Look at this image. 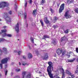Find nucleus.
<instances>
[{
    "instance_id": "5",
    "label": "nucleus",
    "mask_w": 78,
    "mask_h": 78,
    "mask_svg": "<svg viewBox=\"0 0 78 78\" xmlns=\"http://www.w3.org/2000/svg\"><path fill=\"white\" fill-rule=\"evenodd\" d=\"M3 51L0 49V56H2V54H3V53H4V54H6L8 53V51H7V49L5 48H2Z\"/></svg>"
},
{
    "instance_id": "7",
    "label": "nucleus",
    "mask_w": 78,
    "mask_h": 78,
    "mask_svg": "<svg viewBox=\"0 0 78 78\" xmlns=\"http://www.w3.org/2000/svg\"><path fill=\"white\" fill-rule=\"evenodd\" d=\"M8 60H10V58L9 57L6 58L2 60L1 62V63L2 64H6L8 62Z\"/></svg>"
},
{
    "instance_id": "60",
    "label": "nucleus",
    "mask_w": 78,
    "mask_h": 78,
    "mask_svg": "<svg viewBox=\"0 0 78 78\" xmlns=\"http://www.w3.org/2000/svg\"><path fill=\"white\" fill-rule=\"evenodd\" d=\"M42 9H44V7H42Z\"/></svg>"
},
{
    "instance_id": "41",
    "label": "nucleus",
    "mask_w": 78,
    "mask_h": 78,
    "mask_svg": "<svg viewBox=\"0 0 78 78\" xmlns=\"http://www.w3.org/2000/svg\"><path fill=\"white\" fill-rule=\"evenodd\" d=\"M57 18H56V17H55L54 18V20H55V21L57 20Z\"/></svg>"
},
{
    "instance_id": "20",
    "label": "nucleus",
    "mask_w": 78,
    "mask_h": 78,
    "mask_svg": "<svg viewBox=\"0 0 78 78\" xmlns=\"http://www.w3.org/2000/svg\"><path fill=\"white\" fill-rule=\"evenodd\" d=\"M28 58H33V55H32L30 53H29L28 55Z\"/></svg>"
},
{
    "instance_id": "9",
    "label": "nucleus",
    "mask_w": 78,
    "mask_h": 78,
    "mask_svg": "<svg viewBox=\"0 0 78 78\" xmlns=\"http://www.w3.org/2000/svg\"><path fill=\"white\" fill-rule=\"evenodd\" d=\"M65 17H66V19H69L71 17V16L69 14V12L67 11L66 12L64 15Z\"/></svg>"
},
{
    "instance_id": "3",
    "label": "nucleus",
    "mask_w": 78,
    "mask_h": 78,
    "mask_svg": "<svg viewBox=\"0 0 78 78\" xmlns=\"http://www.w3.org/2000/svg\"><path fill=\"white\" fill-rule=\"evenodd\" d=\"M4 18L6 19L7 22H11V17H8V14L7 13H4Z\"/></svg>"
},
{
    "instance_id": "37",
    "label": "nucleus",
    "mask_w": 78,
    "mask_h": 78,
    "mask_svg": "<svg viewBox=\"0 0 78 78\" xmlns=\"http://www.w3.org/2000/svg\"><path fill=\"white\" fill-rule=\"evenodd\" d=\"M17 53H18V55H20V53H22V51H18L17 52Z\"/></svg>"
},
{
    "instance_id": "47",
    "label": "nucleus",
    "mask_w": 78,
    "mask_h": 78,
    "mask_svg": "<svg viewBox=\"0 0 78 78\" xmlns=\"http://www.w3.org/2000/svg\"><path fill=\"white\" fill-rule=\"evenodd\" d=\"M76 52L77 53H78V48H76Z\"/></svg>"
},
{
    "instance_id": "11",
    "label": "nucleus",
    "mask_w": 78,
    "mask_h": 78,
    "mask_svg": "<svg viewBox=\"0 0 78 78\" xmlns=\"http://www.w3.org/2000/svg\"><path fill=\"white\" fill-rule=\"evenodd\" d=\"M44 22H45V23L46 24H48L50 23V22L48 20V19H47V17H46L44 18Z\"/></svg>"
},
{
    "instance_id": "18",
    "label": "nucleus",
    "mask_w": 78,
    "mask_h": 78,
    "mask_svg": "<svg viewBox=\"0 0 78 78\" xmlns=\"http://www.w3.org/2000/svg\"><path fill=\"white\" fill-rule=\"evenodd\" d=\"M75 58H74L72 60H68V61L69 62H73L75 60Z\"/></svg>"
},
{
    "instance_id": "51",
    "label": "nucleus",
    "mask_w": 78,
    "mask_h": 78,
    "mask_svg": "<svg viewBox=\"0 0 78 78\" xmlns=\"http://www.w3.org/2000/svg\"><path fill=\"white\" fill-rule=\"evenodd\" d=\"M14 52L15 53H17V52H18V51H17L16 50V51H14Z\"/></svg>"
},
{
    "instance_id": "13",
    "label": "nucleus",
    "mask_w": 78,
    "mask_h": 78,
    "mask_svg": "<svg viewBox=\"0 0 78 78\" xmlns=\"http://www.w3.org/2000/svg\"><path fill=\"white\" fill-rule=\"evenodd\" d=\"M48 58V54H45L44 56V60H47Z\"/></svg>"
},
{
    "instance_id": "44",
    "label": "nucleus",
    "mask_w": 78,
    "mask_h": 78,
    "mask_svg": "<svg viewBox=\"0 0 78 78\" xmlns=\"http://www.w3.org/2000/svg\"><path fill=\"white\" fill-rule=\"evenodd\" d=\"M29 3L30 4H31V3H32V0H30L29 1Z\"/></svg>"
},
{
    "instance_id": "55",
    "label": "nucleus",
    "mask_w": 78,
    "mask_h": 78,
    "mask_svg": "<svg viewBox=\"0 0 78 78\" xmlns=\"http://www.w3.org/2000/svg\"><path fill=\"white\" fill-rule=\"evenodd\" d=\"M15 6L16 7V9L17 8V5H16V4H15Z\"/></svg>"
},
{
    "instance_id": "63",
    "label": "nucleus",
    "mask_w": 78,
    "mask_h": 78,
    "mask_svg": "<svg viewBox=\"0 0 78 78\" xmlns=\"http://www.w3.org/2000/svg\"><path fill=\"white\" fill-rule=\"evenodd\" d=\"M2 34V33L0 32V34Z\"/></svg>"
},
{
    "instance_id": "48",
    "label": "nucleus",
    "mask_w": 78,
    "mask_h": 78,
    "mask_svg": "<svg viewBox=\"0 0 78 78\" xmlns=\"http://www.w3.org/2000/svg\"><path fill=\"white\" fill-rule=\"evenodd\" d=\"M28 47H29V49H31V47H30V46L29 45H28Z\"/></svg>"
},
{
    "instance_id": "28",
    "label": "nucleus",
    "mask_w": 78,
    "mask_h": 78,
    "mask_svg": "<svg viewBox=\"0 0 78 78\" xmlns=\"http://www.w3.org/2000/svg\"><path fill=\"white\" fill-rule=\"evenodd\" d=\"M31 77V74H29L27 75V78H30Z\"/></svg>"
},
{
    "instance_id": "56",
    "label": "nucleus",
    "mask_w": 78,
    "mask_h": 78,
    "mask_svg": "<svg viewBox=\"0 0 78 78\" xmlns=\"http://www.w3.org/2000/svg\"><path fill=\"white\" fill-rule=\"evenodd\" d=\"M21 65V64H20V62H19V65L20 66Z\"/></svg>"
},
{
    "instance_id": "58",
    "label": "nucleus",
    "mask_w": 78,
    "mask_h": 78,
    "mask_svg": "<svg viewBox=\"0 0 78 78\" xmlns=\"http://www.w3.org/2000/svg\"><path fill=\"white\" fill-rule=\"evenodd\" d=\"M36 52H37V54H38V51L37 52H36Z\"/></svg>"
},
{
    "instance_id": "31",
    "label": "nucleus",
    "mask_w": 78,
    "mask_h": 78,
    "mask_svg": "<svg viewBox=\"0 0 78 78\" xmlns=\"http://www.w3.org/2000/svg\"><path fill=\"white\" fill-rule=\"evenodd\" d=\"M0 67L1 69H2V68L3 67V63H1L0 64Z\"/></svg>"
},
{
    "instance_id": "23",
    "label": "nucleus",
    "mask_w": 78,
    "mask_h": 78,
    "mask_svg": "<svg viewBox=\"0 0 78 78\" xmlns=\"http://www.w3.org/2000/svg\"><path fill=\"white\" fill-rule=\"evenodd\" d=\"M66 73H67V74H69V75H71V73H70V72H69L68 70H66Z\"/></svg>"
},
{
    "instance_id": "59",
    "label": "nucleus",
    "mask_w": 78,
    "mask_h": 78,
    "mask_svg": "<svg viewBox=\"0 0 78 78\" xmlns=\"http://www.w3.org/2000/svg\"><path fill=\"white\" fill-rule=\"evenodd\" d=\"M76 22H78V19L77 20Z\"/></svg>"
},
{
    "instance_id": "34",
    "label": "nucleus",
    "mask_w": 78,
    "mask_h": 78,
    "mask_svg": "<svg viewBox=\"0 0 78 78\" xmlns=\"http://www.w3.org/2000/svg\"><path fill=\"white\" fill-rule=\"evenodd\" d=\"M3 37H5V36H7V34L6 33H5L4 34L2 35Z\"/></svg>"
},
{
    "instance_id": "46",
    "label": "nucleus",
    "mask_w": 78,
    "mask_h": 78,
    "mask_svg": "<svg viewBox=\"0 0 78 78\" xmlns=\"http://www.w3.org/2000/svg\"><path fill=\"white\" fill-rule=\"evenodd\" d=\"M7 73H8V70H6L5 71V75H7Z\"/></svg>"
},
{
    "instance_id": "22",
    "label": "nucleus",
    "mask_w": 78,
    "mask_h": 78,
    "mask_svg": "<svg viewBox=\"0 0 78 78\" xmlns=\"http://www.w3.org/2000/svg\"><path fill=\"white\" fill-rule=\"evenodd\" d=\"M45 2V0H41V5H44Z\"/></svg>"
},
{
    "instance_id": "2",
    "label": "nucleus",
    "mask_w": 78,
    "mask_h": 78,
    "mask_svg": "<svg viewBox=\"0 0 78 78\" xmlns=\"http://www.w3.org/2000/svg\"><path fill=\"white\" fill-rule=\"evenodd\" d=\"M56 52L57 54H58V55H60L61 54V53H62V57L66 55V51H64L62 49L61 50V49H58L57 50Z\"/></svg>"
},
{
    "instance_id": "38",
    "label": "nucleus",
    "mask_w": 78,
    "mask_h": 78,
    "mask_svg": "<svg viewBox=\"0 0 78 78\" xmlns=\"http://www.w3.org/2000/svg\"><path fill=\"white\" fill-rule=\"evenodd\" d=\"M70 76H71L72 78H75V76L74 75H72V74L71 73V74H70Z\"/></svg>"
},
{
    "instance_id": "57",
    "label": "nucleus",
    "mask_w": 78,
    "mask_h": 78,
    "mask_svg": "<svg viewBox=\"0 0 78 78\" xmlns=\"http://www.w3.org/2000/svg\"><path fill=\"white\" fill-rule=\"evenodd\" d=\"M69 57H69H70V55H68Z\"/></svg>"
},
{
    "instance_id": "21",
    "label": "nucleus",
    "mask_w": 78,
    "mask_h": 78,
    "mask_svg": "<svg viewBox=\"0 0 78 78\" xmlns=\"http://www.w3.org/2000/svg\"><path fill=\"white\" fill-rule=\"evenodd\" d=\"M6 40L3 38H0V43L1 42H4V41H5Z\"/></svg>"
},
{
    "instance_id": "16",
    "label": "nucleus",
    "mask_w": 78,
    "mask_h": 78,
    "mask_svg": "<svg viewBox=\"0 0 78 78\" xmlns=\"http://www.w3.org/2000/svg\"><path fill=\"white\" fill-rule=\"evenodd\" d=\"M73 2V0H68L67 2L68 4H70Z\"/></svg>"
},
{
    "instance_id": "6",
    "label": "nucleus",
    "mask_w": 78,
    "mask_h": 78,
    "mask_svg": "<svg viewBox=\"0 0 78 78\" xmlns=\"http://www.w3.org/2000/svg\"><path fill=\"white\" fill-rule=\"evenodd\" d=\"M66 40L67 41V39L65 37H64L62 38L60 43L61 44L64 45L66 44Z\"/></svg>"
},
{
    "instance_id": "43",
    "label": "nucleus",
    "mask_w": 78,
    "mask_h": 78,
    "mask_svg": "<svg viewBox=\"0 0 78 78\" xmlns=\"http://www.w3.org/2000/svg\"><path fill=\"white\" fill-rule=\"evenodd\" d=\"M15 78H20V77L19 76L17 75L16 76H15Z\"/></svg>"
},
{
    "instance_id": "1",
    "label": "nucleus",
    "mask_w": 78,
    "mask_h": 78,
    "mask_svg": "<svg viewBox=\"0 0 78 78\" xmlns=\"http://www.w3.org/2000/svg\"><path fill=\"white\" fill-rule=\"evenodd\" d=\"M48 64L49 65V66L47 68V71L48 72V74L49 76L51 78H53V74H51V67H52V62H48Z\"/></svg>"
},
{
    "instance_id": "29",
    "label": "nucleus",
    "mask_w": 78,
    "mask_h": 78,
    "mask_svg": "<svg viewBox=\"0 0 78 78\" xmlns=\"http://www.w3.org/2000/svg\"><path fill=\"white\" fill-rule=\"evenodd\" d=\"M50 10L52 13H53V12H54V10H53L51 8H50Z\"/></svg>"
},
{
    "instance_id": "62",
    "label": "nucleus",
    "mask_w": 78,
    "mask_h": 78,
    "mask_svg": "<svg viewBox=\"0 0 78 78\" xmlns=\"http://www.w3.org/2000/svg\"><path fill=\"white\" fill-rule=\"evenodd\" d=\"M27 27H28V24H27Z\"/></svg>"
},
{
    "instance_id": "36",
    "label": "nucleus",
    "mask_w": 78,
    "mask_h": 78,
    "mask_svg": "<svg viewBox=\"0 0 78 78\" xmlns=\"http://www.w3.org/2000/svg\"><path fill=\"white\" fill-rule=\"evenodd\" d=\"M22 65H23V66H25L26 65H28V64H27V63L23 62L22 63Z\"/></svg>"
},
{
    "instance_id": "35",
    "label": "nucleus",
    "mask_w": 78,
    "mask_h": 78,
    "mask_svg": "<svg viewBox=\"0 0 78 78\" xmlns=\"http://www.w3.org/2000/svg\"><path fill=\"white\" fill-rule=\"evenodd\" d=\"M57 27H58V26L55 25H54L53 27V28H54V29H56V28Z\"/></svg>"
},
{
    "instance_id": "19",
    "label": "nucleus",
    "mask_w": 78,
    "mask_h": 78,
    "mask_svg": "<svg viewBox=\"0 0 78 78\" xmlns=\"http://www.w3.org/2000/svg\"><path fill=\"white\" fill-rule=\"evenodd\" d=\"M36 10H35L33 11V14L34 16H36Z\"/></svg>"
},
{
    "instance_id": "14",
    "label": "nucleus",
    "mask_w": 78,
    "mask_h": 78,
    "mask_svg": "<svg viewBox=\"0 0 78 78\" xmlns=\"http://www.w3.org/2000/svg\"><path fill=\"white\" fill-rule=\"evenodd\" d=\"M57 42H58L56 40H53L52 42V44H53L54 45H56L57 44Z\"/></svg>"
},
{
    "instance_id": "25",
    "label": "nucleus",
    "mask_w": 78,
    "mask_h": 78,
    "mask_svg": "<svg viewBox=\"0 0 78 78\" xmlns=\"http://www.w3.org/2000/svg\"><path fill=\"white\" fill-rule=\"evenodd\" d=\"M24 18L25 19H27V13H24Z\"/></svg>"
},
{
    "instance_id": "8",
    "label": "nucleus",
    "mask_w": 78,
    "mask_h": 78,
    "mask_svg": "<svg viewBox=\"0 0 78 78\" xmlns=\"http://www.w3.org/2000/svg\"><path fill=\"white\" fill-rule=\"evenodd\" d=\"M64 5H65V4H63L60 6L59 9V13H61L62 12V10L64 9Z\"/></svg>"
},
{
    "instance_id": "26",
    "label": "nucleus",
    "mask_w": 78,
    "mask_h": 78,
    "mask_svg": "<svg viewBox=\"0 0 78 78\" xmlns=\"http://www.w3.org/2000/svg\"><path fill=\"white\" fill-rule=\"evenodd\" d=\"M40 22L41 23V26H42V27H43V26H44V23L43 22V21H42V20H40Z\"/></svg>"
},
{
    "instance_id": "10",
    "label": "nucleus",
    "mask_w": 78,
    "mask_h": 78,
    "mask_svg": "<svg viewBox=\"0 0 78 78\" xmlns=\"http://www.w3.org/2000/svg\"><path fill=\"white\" fill-rule=\"evenodd\" d=\"M16 32L18 33L19 31V23H17L15 28Z\"/></svg>"
},
{
    "instance_id": "17",
    "label": "nucleus",
    "mask_w": 78,
    "mask_h": 78,
    "mask_svg": "<svg viewBox=\"0 0 78 78\" xmlns=\"http://www.w3.org/2000/svg\"><path fill=\"white\" fill-rule=\"evenodd\" d=\"M25 74H26V72H23L22 73V78H24V77H25Z\"/></svg>"
},
{
    "instance_id": "42",
    "label": "nucleus",
    "mask_w": 78,
    "mask_h": 78,
    "mask_svg": "<svg viewBox=\"0 0 78 78\" xmlns=\"http://www.w3.org/2000/svg\"><path fill=\"white\" fill-rule=\"evenodd\" d=\"M23 58L24 59H26V57L25 55H23Z\"/></svg>"
},
{
    "instance_id": "24",
    "label": "nucleus",
    "mask_w": 78,
    "mask_h": 78,
    "mask_svg": "<svg viewBox=\"0 0 78 78\" xmlns=\"http://www.w3.org/2000/svg\"><path fill=\"white\" fill-rule=\"evenodd\" d=\"M30 40L33 44H34V39H33V38L32 37H31Z\"/></svg>"
},
{
    "instance_id": "39",
    "label": "nucleus",
    "mask_w": 78,
    "mask_h": 78,
    "mask_svg": "<svg viewBox=\"0 0 78 78\" xmlns=\"http://www.w3.org/2000/svg\"><path fill=\"white\" fill-rule=\"evenodd\" d=\"M20 69H16L15 70V71L16 72H19V71H20Z\"/></svg>"
},
{
    "instance_id": "4",
    "label": "nucleus",
    "mask_w": 78,
    "mask_h": 78,
    "mask_svg": "<svg viewBox=\"0 0 78 78\" xmlns=\"http://www.w3.org/2000/svg\"><path fill=\"white\" fill-rule=\"evenodd\" d=\"M9 5V3L6 2H2L0 3V8H5L6 6H8Z\"/></svg>"
},
{
    "instance_id": "32",
    "label": "nucleus",
    "mask_w": 78,
    "mask_h": 78,
    "mask_svg": "<svg viewBox=\"0 0 78 78\" xmlns=\"http://www.w3.org/2000/svg\"><path fill=\"white\" fill-rule=\"evenodd\" d=\"M69 29H67L66 30L64 31V33H65L67 34L69 33Z\"/></svg>"
},
{
    "instance_id": "30",
    "label": "nucleus",
    "mask_w": 78,
    "mask_h": 78,
    "mask_svg": "<svg viewBox=\"0 0 78 78\" xmlns=\"http://www.w3.org/2000/svg\"><path fill=\"white\" fill-rule=\"evenodd\" d=\"M7 37H11L12 36L11 34H7Z\"/></svg>"
},
{
    "instance_id": "45",
    "label": "nucleus",
    "mask_w": 78,
    "mask_h": 78,
    "mask_svg": "<svg viewBox=\"0 0 78 78\" xmlns=\"http://www.w3.org/2000/svg\"><path fill=\"white\" fill-rule=\"evenodd\" d=\"M27 2L26 1V3L24 5L25 7H27Z\"/></svg>"
},
{
    "instance_id": "50",
    "label": "nucleus",
    "mask_w": 78,
    "mask_h": 78,
    "mask_svg": "<svg viewBox=\"0 0 78 78\" xmlns=\"http://www.w3.org/2000/svg\"><path fill=\"white\" fill-rule=\"evenodd\" d=\"M12 75H13L12 72H11L10 74V75H11V76H12Z\"/></svg>"
},
{
    "instance_id": "64",
    "label": "nucleus",
    "mask_w": 78,
    "mask_h": 78,
    "mask_svg": "<svg viewBox=\"0 0 78 78\" xmlns=\"http://www.w3.org/2000/svg\"><path fill=\"white\" fill-rule=\"evenodd\" d=\"M2 20L1 19H0V21H1Z\"/></svg>"
},
{
    "instance_id": "27",
    "label": "nucleus",
    "mask_w": 78,
    "mask_h": 78,
    "mask_svg": "<svg viewBox=\"0 0 78 78\" xmlns=\"http://www.w3.org/2000/svg\"><path fill=\"white\" fill-rule=\"evenodd\" d=\"M75 11L76 13L78 14V8L76 9L75 10Z\"/></svg>"
},
{
    "instance_id": "49",
    "label": "nucleus",
    "mask_w": 78,
    "mask_h": 78,
    "mask_svg": "<svg viewBox=\"0 0 78 78\" xmlns=\"http://www.w3.org/2000/svg\"><path fill=\"white\" fill-rule=\"evenodd\" d=\"M57 5L58 7H58H59V4L57 3Z\"/></svg>"
},
{
    "instance_id": "54",
    "label": "nucleus",
    "mask_w": 78,
    "mask_h": 78,
    "mask_svg": "<svg viewBox=\"0 0 78 78\" xmlns=\"http://www.w3.org/2000/svg\"><path fill=\"white\" fill-rule=\"evenodd\" d=\"M51 67H52V71H53V66H52Z\"/></svg>"
},
{
    "instance_id": "12",
    "label": "nucleus",
    "mask_w": 78,
    "mask_h": 78,
    "mask_svg": "<svg viewBox=\"0 0 78 78\" xmlns=\"http://www.w3.org/2000/svg\"><path fill=\"white\" fill-rule=\"evenodd\" d=\"M60 70H62V78H64V77H65V72H64V69L62 68L60 69Z\"/></svg>"
},
{
    "instance_id": "33",
    "label": "nucleus",
    "mask_w": 78,
    "mask_h": 78,
    "mask_svg": "<svg viewBox=\"0 0 78 78\" xmlns=\"http://www.w3.org/2000/svg\"><path fill=\"white\" fill-rule=\"evenodd\" d=\"M6 31V30H1L2 33H5Z\"/></svg>"
},
{
    "instance_id": "40",
    "label": "nucleus",
    "mask_w": 78,
    "mask_h": 78,
    "mask_svg": "<svg viewBox=\"0 0 78 78\" xmlns=\"http://www.w3.org/2000/svg\"><path fill=\"white\" fill-rule=\"evenodd\" d=\"M9 14L10 15H11V14H12V11H9Z\"/></svg>"
},
{
    "instance_id": "61",
    "label": "nucleus",
    "mask_w": 78,
    "mask_h": 78,
    "mask_svg": "<svg viewBox=\"0 0 78 78\" xmlns=\"http://www.w3.org/2000/svg\"><path fill=\"white\" fill-rule=\"evenodd\" d=\"M6 66H7V65H5V67H6Z\"/></svg>"
},
{
    "instance_id": "15",
    "label": "nucleus",
    "mask_w": 78,
    "mask_h": 78,
    "mask_svg": "<svg viewBox=\"0 0 78 78\" xmlns=\"http://www.w3.org/2000/svg\"><path fill=\"white\" fill-rule=\"evenodd\" d=\"M50 37L48 35H45L44 36V37L42 38V39H45L46 38H49Z\"/></svg>"
},
{
    "instance_id": "52",
    "label": "nucleus",
    "mask_w": 78,
    "mask_h": 78,
    "mask_svg": "<svg viewBox=\"0 0 78 78\" xmlns=\"http://www.w3.org/2000/svg\"><path fill=\"white\" fill-rule=\"evenodd\" d=\"M6 26H4L3 27V28H6Z\"/></svg>"
},
{
    "instance_id": "53",
    "label": "nucleus",
    "mask_w": 78,
    "mask_h": 78,
    "mask_svg": "<svg viewBox=\"0 0 78 78\" xmlns=\"http://www.w3.org/2000/svg\"><path fill=\"white\" fill-rule=\"evenodd\" d=\"M76 73H78V70H77L76 71H75Z\"/></svg>"
}]
</instances>
